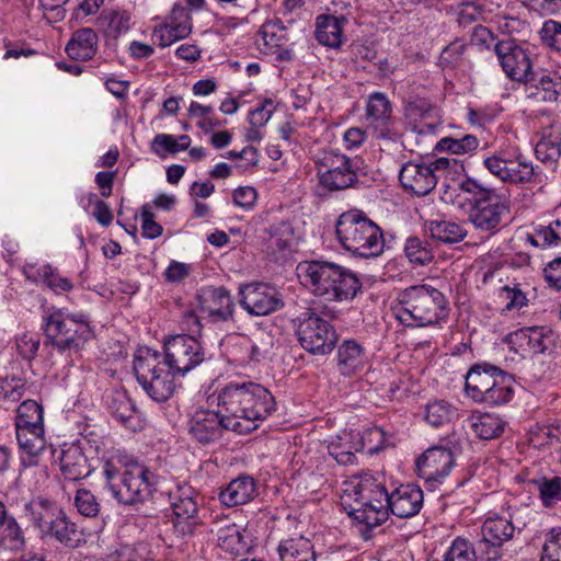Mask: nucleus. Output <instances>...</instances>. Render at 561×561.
I'll return each mask as SVG.
<instances>
[{
  "label": "nucleus",
  "instance_id": "obj_1",
  "mask_svg": "<svg viewBox=\"0 0 561 561\" xmlns=\"http://www.w3.org/2000/svg\"><path fill=\"white\" fill-rule=\"evenodd\" d=\"M342 505L354 520L374 528L385 523L389 513L399 518L416 515L423 505V491L402 484L390 494L376 478L365 472L346 483Z\"/></svg>",
  "mask_w": 561,
  "mask_h": 561
},
{
  "label": "nucleus",
  "instance_id": "obj_2",
  "mask_svg": "<svg viewBox=\"0 0 561 561\" xmlns=\"http://www.w3.org/2000/svg\"><path fill=\"white\" fill-rule=\"evenodd\" d=\"M297 275L302 285L327 300L353 299L360 288L359 279L351 270L333 262H301L297 266Z\"/></svg>",
  "mask_w": 561,
  "mask_h": 561
},
{
  "label": "nucleus",
  "instance_id": "obj_3",
  "mask_svg": "<svg viewBox=\"0 0 561 561\" xmlns=\"http://www.w3.org/2000/svg\"><path fill=\"white\" fill-rule=\"evenodd\" d=\"M400 309L397 319L408 327H427L448 317V302L437 288L427 285L410 286L398 295Z\"/></svg>",
  "mask_w": 561,
  "mask_h": 561
},
{
  "label": "nucleus",
  "instance_id": "obj_4",
  "mask_svg": "<svg viewBox=\"0 0 561 561\" xmlns=\"http://www.w3.org/2000/svg\"><path fill=\"white\" fill-rule=\"evenodd\" d=\"M335 233L344 250L354 256L370 259L382 254L385 248L380 227L358 209L341 214L335 224Z\"/></svg>",
  "mask_w": 561,
  "mask_h": 561
},
{
  "label": "nucleus",
  "instance_id": "obj_5",
  "mask_svg": "<svg viewBox=\"0 0 561 561\" xmlns=\"http://www.w3.org/2000/svg\"><path fill=\"white\" fill-rule=\"evenodd\" d=\"M459 190L469 195V220L474 228L490 234L495 233L503 218L510 214V197L470 178L459 184Z\"/></svg>",
  "mask_w": 561,
  "mask_h": 561
},
{
  "label": "nucleus",
  "instance_id": "obj_6",
  "mask_svg": "<svg viewBox=\"0 0 561 561\" xmlns=\"http://www.w3.org/2000/svg\"><path fill=\"white\" fill-rule=\"evenodd\" d=\"M133 369L138 383L153 401L164 402L173 396L174 378L178 375L168 368L158 351L150 347L138 348Z\"/></svg>",
  "mask_w": 561,
  "mask_h": 561
},
{
  "label": "nucleus",
  "instance_id": "obj_7",
  "mask_svg": "<svg viewBox=\"0 0 561 561\" xmlns=\"http://www.w3.org/2000/svg\"><path fill=\"white\" fill-rule=\"evenodd\" d=\"M45 344H50L58 352H79L94 337L88 318L83 314L65 313L56 310L44 318L42 325Z\"/></svg>",
  "mask_w": 561,
  "mask_h": 561
},
{
  "label": "nucleus",
  "instance_id": "obj_8",
  "mask_svg": "<svg viewBox=\"0 0 561 561\" xmlns=\"http://www.w3.org/2000/svg\"><path fill=\"white\" fill-rule=\"evenodd\" d=\"M322 316L335 318L332 311L307 308L296 319V334L301 347L310 354L320 356L330 354L337 343L334 327Z\"/></svg>",
  "mask_w": 561,
  "mask_h": 561
},
{
  "label": "nucleus",
  "instance_id": "obj_9",
  "mask_svg": "<svg viewBox=\"0 0 561 561\" xmlns=\"http://www.w3.org/2000/svg\"><path fill=\"white\" fill-rule=\"evenodd\" d=\"M157 482V474L145 465L133 460L126 465L124 472L119 476V485H112V494L125 505L144 503L156 492Z\"/></svg>",
  "mask_w": 561,
  "mask_h": 561
},
{
  "label": "nucleus",
  "instance_id": "obj_10",
  "mask_svg": "<svg viewBox=\"0 0 561 561\" xmlns=\"http://www.w3.org/2000/svg\"><path fill=\"white\" fill-rule=\"evenodd\" d=\"M317 164L319 183L330 192L346 190L357 182L360 164L357 158L330 150L323 152Z\"/></svg>",
  "mask_w": 561,
  "mask_h": 561
},
{
  "label": "nucleus",
  "instance_id": "obj_11",
  "mask_svg": "<svg viewBox=\"0 0 561 561\" xmlns=\"http://www.w3.org/2000/svg\"><path fill=\"white\" fill-rule=\"evenodd\" d=\"M163 362L178 376H185L206 360L202 343L191 334L169 336L163 344Z\"/></svg>",
  "mask_w": 561,
  "mask_h": 561
},
{
  "label": "nucleus",
  "instance_id": "obj_12",
  "mask_svg": "<svg viewBox=\"0 0 561 561\" xmlns=\"http://www.w3.org/2000/svg\"><path fill=\"white\" fill-rule=\"evenodd\" d=\"M456 159L438 158L430 162L409 161L404 163L399 173V181L405 191L417 196H425L437 185V181Z\"/></svg>",
  "mask_w": 561,
  "mask_h": 561
},
{
  "label": "nucleus",
  "instance_id": "obj_13",
  "mask_svg": "<svg viewBox=\"0 0 561 561\" xmlns=\"http://www.w3.org/2000/svg\"><path fill=\"white\" fill-rule=\"evenodd\" d=\"M170 497L174 514V534L180 538L186 539L202 533L204 524L198 517V504L193 496V491L190 488L179 489Z\"/></svg>",
  "mask_w": 561,
  "mask_h": 561
},
{
  "label": "nucleus",
  "instance_id": "obj_14",
  "mask_svg": "<svg viewBox=\"0 0 561 561\" xmlns=\"http://www.w3.org/2000/svg\"><path fill=\"white\" fill-rule=\"evenodd\" d=\"M239 295L240 305L254 316H266L284 306L280 293L265 283L242 285L239 288Z\"/></svg>",
  "mask_w": 561,
  "mask_h": 561
},
{
  "label": "nucleus",
  "instance_id": "obj_15",
  "mask_svg": "<svg viewBox=\"0 0 561 561\" xmlns=\"http://www.w3.org/2000/svg\"><path fill=\"white\" fill-rule=\"evenodd\" d=\"M251 400L247 408L248 416L242 422L231 424L232 432L238 434H249L259 427V422L270 416L276 408V402L272 393L263 386L255 382H248Z\"/></svg>",
  "mask_w": 561,
  "mask_h": 561
},
{
  "label": "nucleus",
  "instance_id": "obj_16",
  "mask_svg": "<svg viewBox=\"0 0 561 561\" xmlns=\"http://www.w3.org/2000/svg\"><path fill=\"white\" fill-rule=\"evenodd\" d=\"M494 51L505 75L513 81L525 84L534 73L527 51L512 39L495 44Z\"/></svg>",
  "mask_w": 561,
  "mask_h": 561
},
{
  "label": "nucleus",
  "instance_id": "obj_17",
  "mask_svg": "<svg viewBox=\"0 0 561 561\" xmlns=\"http://www.w3.org/2000/svg\"><path fill=\"white\" fill-rule=\"evenodd\" d=\"M34 518L36 526L45 535L53 537L68 548L75 549L85 542L83 531L62 511L51 517L47 515L46 517Z\"/></svg>",
  "mask_w": 561,
  "mask_h": 561
},
{
  "label": "nucleus",
  "instance_id": "obj_18",
  "mask_svg": "<svg viewBox=\"0 0 561 561\" xmlns=\"http://www.w3.org/2000/svg\"><path fill=\"white\" fill-rule=\"evenodd\" d=\"M225 430L229 431L228 422L219 410H198L188 422V433L202 444L219 439Z\"/></svg>",
  "mask_w": 561,
  "mask_h": 561
},
{
  "label": "nucleus",
  "instance_id": "obj_19",
  "mask_svg": "<svg viewBox=\"0 0 561 561\" xmlns=\"http://www.w3.org/2000/svg\"><path fill=\"white\" fill-rule=\"evenodd\" d=\"M455 465V457L450 449L444 447L428 448L416 460L420 477L426 481L439 482L447 477Z\"/></svg>",
  "mask_w": 561,
  "mask_h": 561
},
{
  "label": "nucleus",
  "instance_id": "obj_20",
  "mask_svg": "<svg viewBox=\"0 0 561 561\" xmlns=\"http://www.w3.org/2000/svg\"><path fill=\"white\" fill-rule=\"evenodd\" d=\"M524 85L527 99L535 102H556L561 95V75L556 71H534Z\"/></svg>",
  "mask_w": 561,
  "mask_h": 561
},
{
  "label": "nucleus",
  "instance_id": "obj_21",
  "mask_svg": "<svg viewBox=\"0 0 561 561\" xmlns=\"http://www.w3.org/2000/svg\"><path fill=\"white\" fill-rule=\"evenodd\" d=\"M502 369L486 362L477 363L467 373L465 391L476 402H481L489 390L492 389V381H495Z\"/></svg>",
  "mask_w": 561,
  "mask_h": 561
},
{
  "label": "nucleus",
  "instance_id": "obj_22",
  "mask_svg": "<svg viewBox=\"0 0 561 561\" xmlns=\"http://www.w3.org/2000/svg\"><path fill=\"white\" fill-rule=\"evenodd\" d=\"M201 307L214 321H228L233 316L234 304L224 287H208L199 296Z\"/></svg>",
  "mask_w": 561,
  "mask_h": 561
},
{
  "label": "nucleus",
  "instance_id": "obj_23",
  "mask_svg": "<svg viewBox=\"0 0 561 561\" xmlns=\"http://www.w3.org/2000/svg\"><path fill=\"white\" fill-rule=\"evenodd\" d=\"M244 393L245 382H230L218 392L217 407L228 422L229 431H232V423L241 422L240 415L244 413L242 410Z\"/></svg>",
  "mask_w": 561,
  "mask_h": 561
},
{
  "label": "nucleus",
  "instance_id": "obj_24",
  "mask_svg": "<svg viewBox=\"0 0 561 561\" xmlns=\"http://www.w3.org/2000/svg\"><path fill=\"white\" fill-rule=\"evenodd\" d=\"M59 467L65 479L70 481L83 479L91 473L88 458L77 444H71L61 450Z\"/></svg>",
  "mask_w": 561,
  "mask_h": 561
},
{
  "label": "nucleus",
  "instance_id": "obj_25",
  "mask_svg": "<svg viewBox=\"0 0 561 561\" xmlns=\"http://www.w3.org/2000/svg\"><path fill=\"white\" fill-rule=\"evenodd\" d=\"M211 531L216 533L217 545L222 551L241 556L249 550L240 526L231 523L228 518L216 522V528Z\"/></svg>",
  "mask_w": 561,
  "mask_h": 561
},
{
  "label": "nucleus",
  "instance_id": "obj_26",
  "mask_svg": "<svg viewBox=\"0 0 561 561\" xmlns=\"http://www.w3.org/2000/svg\"><path fill=\"white\" fill-rule=\"evenodd\" d=\"M367 353L355 340H345L337 347V366L342 375L352 376L365 369Z\"/></svg>",
  "mask_w": 561,
  "mask_h": 561
},
{
  "label": "nucleus",
  "instance_id": "obj_27",
  "mask_svg": "<svg viewBox=\"0 0 561 561\" xmlns=\"http://www.w3.org/2000/svg\"><path fill=\"white\" fill-rule=\"evenodd\" d=\"M256 483L250 476H240L233 479L219 494V500L226 506L243 505L254 499Z\"/></svg>",
  "mask_w": 561,
  "mask_h": 561
},
{
  "label": "nucleus",
  "instance_id": "obj_28",
  "mask_svg": "<svg viewBox=\"0 0 561 561\" xmlns=\"http://www.w3.org/2000/svg\"><path fill=\"white\" fill-rule=\"evenodd\" d=\"M346 20L344 18H335L332 15H319L316 22L314 36L319 44L339 48L343 43V25Z\"/></svg>",
  "mask_w": 561,
  "mask_h": 561
},
{
  "label": "nucleus",
  "instance_id": "obj_29",
  "mask_svg": "<svg viewBox=\"0 0 561 561\" xmlns=\"http://www.w3.org/2000/svg\"><path fill=\"white\" fill-rule=\"evenodd\" d=\"M98 35L92 28H80L72 34L66 46L68 56L76 60H89L98 50Z\"/></svg>",
  "mask_w": 561,
  "mask_h": 561
},
{
  "label": "nucleus",
  "instance_id": "obj_30",
  "mask_svg": "<svg viewBox=\"0 0 561 561\" xmlns=\"http://www.w3.org/2000/svg\"><path fill=\"white\" fill-rule=\"evenodd\" d=\"M512 336L530 348L534 354H543L553 343V332L549 327H525L515 331Z\"/></svg>",
  "mask_w": 561,
  "mask_h": 561
},
{
  "label": "nucleus",
  "instance_id": "obj_31",
  "mask_svg": "<svg viewBox=\"0 0 561 561\" xmlns=\"http://www.w3.org/2000/svg\"><path fill=\"white\" fill-rule=\"evenodd\" d=\"M20 450L31 459L38 457L46 447L45 427H15Z\"/></svg>",
  "mask_w": 561,
  "mask_h": 561
},
{
  "label": "nucleus",
  "instance_id": "obj_32",
  "mask_svg": "<svg viewBox=\"0 0 561 561\" xmlns=\"http://www.w3.org/2000/svg\"><path fill=\"white\" fill-rule=\"evenodd\" d=\"M278 556L280 561H316L311 541L302 536L282 540Z\"/></svg>",
  "mask_w": 561,
  "mask_h": 561
},
{
  "label": "nucleus",
  "instance_id": "obj_33",
  "mask_svg": "<svg viewBox=\"0 0 561 561\" xmlns=\"http://www.w3.org/2000/svg\"><path fill=\"white\" fill-rule=\"evenodd\" d=\"M408 111L411 116H419L424 119V122L421 123L420 133H434L440 125V111L428 99L415 98L410 100Z\"/></svg>",
  "mask_w": 561,
  "mask_h": 561
},
{
  "label": "nucleus",
  "instance_id": "obj_34",
  "mask_svg": "<svg viewBox=\"0 0 561 561\" xmlns=\"http://www.w3.org/2000/svg\"><path fill=\"white\" fill-rule=\"evenodd\" d=\"M425 229L433 240L446 244L460 242L467 236L461 225L449 220H428L425 222Z\"/></svg>",
  "mask_w": 561,
  "mask_h": 561
},
{
  "label": "nucleus",
  "instance_id": "obj_35",
  "mask_svg": "<svg viewBox=\"0 0 561 561\" xmlns=\"http://www.w3.org/2000/svg\"><path fill=\"white\" fill-rule=\"evenodd\" d=\"M130 20V13L126 10H111L101 13L98 24L105 36L116 39L129 31Z\"/></svg>",
  "mask_w": 561,
  "mask_h": 561
},
{
  "label": "nucleus",
  "instance_id": "obj_36",
  "mask_svg": "<svg viewBox=\"0 0 561 561\" xmlns=\"http://www.w3.org/2000/svg\"><path fill=\"white\" fill-rule=\"evenodd\" d=\"M513 376L506 371L497 375L495 381H492V389L488 391L480 403L496 407L508 403L514 397Z\"/></svg>",
  "mask_w": 561,
  "mask_h": 561
},
{
  "label": "nucleus",
  "instance_id": "obj_37",
  "mask_svg": "<svg viewBox=\"0 0 561 561\" xmlns=\"http://www.w3.org/2000/svg\"><path fill=\"white\" fill-rule=\"evenodd\" d=\"M515 526L510 518L504 516H489L481 528L482 537L486 540H495L497 543H504L513 538Z\"/></svg>",
  "mask_w": 561,
  "mask_h": 561
},
{
  "label": "nucleus",
  "instance_id": "obj_38",
  "mask_svg": "<svg viewBox=\"0 0 561 561\" xmlns=\"http://www.w3.org/2000/svg\"><path fill=\"white\" fill-rule=\"evenodd\" d=\"M505 422L495 414L483 413L472 415L471 428L480 439H493L504 431Z\"/></svg>",
  "mask_w": 561,
  "mask_h": 561
},
{
  "label": "nucleus",
  "instance_id": "obj_39",
  "mask_svg": "<svg viewBox=\"0 0 561 561\" xmlns=\"http://www.w3.org/2000/svg\"><path fill=\"white\" fill-rule=\"evenodd\" d=\"M539 173L535 167L527 162L526 159L518 154L515 159L508 158L505 182L510 183H529L537 182Z\"/></svg>",
  "mask_w": 561,
  "mask_h": 561
},
{
  "label": "nucleus",
  "instance_id": "obj_40",
  "mask_svg": "<svg viewBox=\"0 0 561 561\" xmlns=\"http://www.w3.org/2000/svg\"><path fill=\"white\" fill-rule=\"evenodd\" d=\"M293 232L291 225L282 220L265 228L263 239L270 250L283 251L289 247Z\"/></svg>",
  "mask_w": 561,
  "mask_h": 561
},
{
  "label": "nucleus",
  "instance_id": "obj_41",
  "mask_svg": "<svg viewBox=\"0 0 561 561\" xmlns=\"http://www.w3.org/2000/svg\"><path fill=\"white\" fill-rule=\"evenodd\" d=\"M404 254L410 263L424 266L434 261V251L428 241L409 237L404 243Z\"/></svg>",
  "mask_w": 561,
  "mask_h": 561
},
{
  "label": "nucleus",
  "instance_id": "obj_42",
  "mask_svg": "<svg viewBox=\"0 0 561 561\" xmlns=\"http://www.w3.org/2000/svg\"><path fill=\"white\" fill-rule=\"evenodd\" d=\"M0 540L18 550L24 545L22 530L13 517L7 515L4 505L0 502Z\"/></svg>",
  "mask_w": 561,
  "mask_h": 561
},
{
  "label": "nucleus",
  "instance_id": "obj_43",
  "mask_svg": "<svg viewBox=\"0 0 561 561\" xmlns=\"http://www.w3.org/2000/svg\"><path fill=\"white\" fill-rule=\"evenodd\" d=\"M545 507H552L561 502V477H541L533 480Z\"/></svg>",
  "mask_w": 561,
  "mask_h": 561
},
{
  "label": "nucleus",
  "instance_id": "obj_44",
  "mask_svg": "<svg viewBox=\"0 0 561 561\" xmlns=\"http://www.w3.org/2000/svg\"><path fill=\"white\" fill-rule=\"evenodd\" d=\"M535 153L537 159L543 163L557 162L561 156V134L553 131L543 134L540 141L536 145Z\"/></svg>",
  "mask_w": 561,
  "mask_h": 561
},
{
  "label": "nucleus",
  "instance_id": "obj_45",
  "mask_svg": "<svg viewBox=\"0 0 561 561\" xmlns=\"http://www.w3.org/2000/svg\"><path fill=\"white\" fill-rule=\"evenodd\" d=\"M44 426L43 408L34 400H25L18 408L15 427Z\"/></svg>",
  "mask_w": 561,
  "mask_h": 561
},
{
  "label": "nucleus",
  "instance_id": "obj_46",
  "mask_svg": "<svg viewBox=\"0 0 561 561\" xmlns=\"http://www.w3.org/2000/svg\"><path fill=\"white\" fill-rule=\"evenodd\" d=\"M260 34L264 45L271 49L284 47L288 42L287 28L279 19L266 21L261 26Z\"/></svg>",
  "mask_w": 561,
  "mask_h": 561
},
{
  "label": "nucleus",
  "instance_id": "obj_47",
  "mask_svg": "<svg viewBox=\"0 0 561 561\" xmlns=\"http://www.w3.org/2000/svg\"><path fill=\"white\" fill-rule=\"evenodd\" d=\"M190 33V28L185 25H175L165 21L163 24L154 26L152 39L163 48L172 45L176 41L187 37Z\"/></svg>",
  "mask_w": 561,
  "mask_h": 561
},
{
  "label": "nucleus",
  "instance_id": "obj_48",
  "mask_svg": "<svg viewBox=\"0 0 561 561\" xmlns=\"http://www.w3.org/2000/svg\"><path fill=\"white\" fill-rule=\"evenodd\" d=\"M529 241L533 245L541 248L561 244V218L536 229L535 233L529 237Z\"/></svg>",
  "mask_w": 561,
  "mask_h": 561
},
{
  "label": "nucleus",
  "instance_id": "obj_49",
  "mask_svg": "<svg viewBox=\"0 0 561 561\" xmlns=\"http://www.w3.org/2000/svg\"><path fill=\"white\" fill-rule=\"evenodd\" d=\"M391 115V105L385 94L376 92L367 103V118L379 126L386 125Z\"/></svg>",
  "mask_w": 561,
  "mask_h": 561
},
{
  "label": "nucleus",
  "instance_id": "obj_50",
  "mask_svg": "<svg viewBox=\"0 0 561 561\" xmlns=\"http://www.w3.org/2000/svg\"><path fill=\"white\" fill-rule=\"evenodd\" d=\"M479 146V140L473 135H466L462 138H442L435 146L437 151H447L454 154L469 153L476 150Z\"/></svg>",
  "mask_w": 561,
  "mask_h": 561
},
{
  "label": "nucleus",
  "instance_id": "obj_51",
  "mask_svg": "<svg viewBox=\"0 0 561 561\" xmlns=\"http://www.w3.org/2000/svg\"><path fill=\"white\" fill-rule=\"evenodd\" d=\"M455 415H457L456 409L446 401H434L426 405L425 420L434 427L445 425L450 422Z\"/></svg>",
  "mask_w": 561,
  "mask_h": 561
},
{
  "label": "nucleus",
  "instance_id": "obj_52",
  "mask_svg": "<svg viewBox=\"0 0 561 561\" xmlns=\"http://www.w3.org/2000/svg\"><path fill=\"white\" fill-rule=\"evenodd\" d=\"M474 546L461 537H457L443 556V561H477Z\"/></svg>",
  "mask_w": 561,
  "mask_h": 561
},
{
  "label": "nucleus",
  "instance_id": "obj_53",
  "mask_svg": "<svg viewBox=\"0 0 561 561\" xmlns=\"http://www.w3.org/2000/svg\"><path fill=\"white\" fill-rule=\"evenodd\" d=\"M73 503L78 512L85 517H95L101 510L96 496L87 489H79L76 492Z\"/></svg>",
  "mask_w": 561,
  "mask_h": 561
},
{
  "label": "nucleus",
  "instance_id": "obj_54",
  "mask_svg": "<svg viewBox=\"0 0 561 561\" xmlns=\"http://www.w3.org/2000/svg\"><path fill=\"white\" fill-rule=\"evenodd\" d=\"M190 144L191 138L187 135H181L176 139L172 135L159 134L153 138L152 149L159 153L158 149H156V146H160L170 153H176L186 150L190 147Z\"/></svg>",
  "mask_w": 561,
  "mask_h": 561
},
{
  "label": "nucleus",
  "instance_id": "obj_55",
  "mask_svg": "<svg viewBox=\"0 0 561 561\" xmlns=\"http://www.w3.org/2000/svg\"><path fill=\"white\" fill-rule=\"evenodd\" d=\"M540 561H561V527L547 534Z\"/></svg>",
  "mask_w": 561,
  "mask_h": 561
},
{
  "label": "nucleus",
  "instance_id": "obj_56",
  "mask_svg": "<svg viewBox=\"0 0 561 561\" xmlns=\"http://www.w3.org/2000/svg\"><path fill=\"white\" fill-rule=\"evenodd\" d=\"M539 35L546 46L561 53V22L554 20L546 21Z\"/></svg>",
  "mask_w": 561,
  "mask_h": 561
},
{
  "label": "nucleus",
  "instance_id": "obj_57",
  "mask_svg": "<svg viewBox=\"0 0 561 561\" xmlns=\"http://www.w3.org/2000/svg\"><path fill=\"white\" fill-rule=\"evenodd\" d=\"M364 443L359 439L353 447L346 448L342 443H332L329 446L330 455L341 465L353 463L356 459L355 453L362 450Z\"/></svg>",
  "mask_w": 561,
  "mask_h": 561
},
{
  "label": "nucleus",
  "instance_id": "obj_58",
  "mask_svg": "<svg viewBox=\"0 0 561 561\" xmlns=\"http://www.w3.org/2000/svg\"><path fill=\"white\" fill-rule=\"evenodd\" d=\"M271 344V336L257 330L251 337L250 359L256 363L261 362L268 353Z\"/></svg>",
  "mask_w": 561,
  "mask_h": 561
},
{
  "label": "nucleus",
  "instance_id": "obj_59",
  "mask_svg": "<svg viewBox=\"0 0 561 561\" xmlns=\"http://www.w3.org/2000/svg\"><path fill=\"white\" fill-rule=\"evenodd\" d=\"M503 543H497L495 540H486L482 537L476 548V554L478 553L481 561H500L502 553Z\"/></svg>",
  "mask_w": 561,
  "mask_h": 561
},
{
  "label": "nucleus",
  "instance_id": "obj_60",
  "mask_svg": "<svg viewBox=\"0 0 561 561\" xmlns=\"http://www.w3.org/2000/svg\"><path fill=\"white\" fill-rule=\"evenodd\" d=\"M141 218H142V236L148 239H156L162 234L163 228L160 224L154 221V214L151 209V206L145 204L141 207Z\"/></svg>",
  "mask_w": 561,
  "mask_h": 561
},
{
  "label": "nucleus",
  "instance_id": "obj_61",
  "mask_svg": "<svg viewBox=\"0 0 561 561\" xmlns=\"http://www.w3.org/2000/svg\"><path fill=\"white\" fill-rule=\"evenodd\" d=\"M18 350L25 359H33L39 348V337L35 334L24 333L18 340Z\"/></svg>",
  "mask_w": 561,
  "mask_h": 561
},
{
  "label": "nucleus",
  "instance_id": "obj_62",
  "mask_svg": "<svg viewBox=\"0 0 561 561\" xmlns=\"http://www.w3.org/2000/svg\"><path fill=\"white\" fill-rule=\"evenodd\" d=\"M274 105L271 100H265L260 106L252 110L249 114V123L253 127L264 126L271 118Z\"/></svg>",
  "mask_w": 561,
  "mask_h": 561
},
{
  "label": "nucleus",
  "instance_id": "obj_63",
  "mask_svg": "<svg viewBox=\"0 0 561 561\" xmlns=\"http://www.w3.org/2000/svg\"><path fill=\"white\" fill-rule=\"evenodd\" d=\"M507 160L508 158H506L503 152H499L485 158L483 160V165L490 173L505 182Z\"/></svg>",
  "mask_w": 561,
  "mask_h": 561
},
{
  "label": "nucleus",
  "instance_id": "obj_64",
  "mask_svg": "<svg viewBox=\"0 0 561 561\" xmlns=\"http://www.w3.org/2000/svg\"><path fill=\"white\" fill-rule=\"evenodd\" d=\"M233 203L244 209H252L255 205L257 193L252 186H240L233 191Z\"/></svg>",
  "mask_w": 561,
  "mask_h": 561
}]
</instances>
